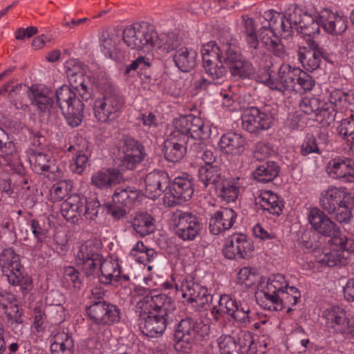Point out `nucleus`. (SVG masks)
<instances>
[{"mask_svg":"<svg viewBox=\"0 0 354 354\" xmlns=\"http://www.w3.org/2000/svg\"><path fill=\"white\" fill-rule=\"evenodd\" d=\"M123 179L122 174L116 169L98 171L91 177V184L100 189H107L119 184Z\"/></svg>","mask_w":354,"mask_h":354,"instance_id":"72a5a7b5","label":"nucleus"},{"mask_svg":"<svg viewBox=\"0 0 354 354\" xmlns=\"http://www.w3.org/2000/svg\"><path fill=\"white\" fill-rule=\"evenodd\" d=\"M174 130L165 141L163 152L167 160L177 162L186 154L188 147L202 149L203 140L209 136L210 129L201 118L192 114L180 115L173 121Z\"/></svg>","mask_w":354,"mask_h":354,"instance_id":"f257e3e1","label":"nucleus"},{"mask_svg":"<svg viewBox=\"0 0 354 354\" xmlns=\"http://www.w3.org/2000/svg\"><path fill=\"white\" fill-rule=\"evenodd\" d=\"M32 169L37 174L44 171H53L51 170L54 160L50 153L44 152H34L30 157Z\"/></svg>","mask_w":354,"mask_h":354,"instance_id":"37998d69","label":"nucleus"},{"mask_svg":"<svg viewBox=\"0 0 354 354\" xmlns=\"http://www.w3.org/2000/svg\"><path fill=\"white\" fill-rule=\"evenodd\" d=\"M296 77V86L293 91L306 93L313 89L315 86V80L307 73L300 70Z\"/></svg>","mask_w":354,"mask_h":354,"instance_id":"603ef678","label":"nucleus"},{"mask_svg":"<svg viewBox=\"0 0 354 354\" xmlns=\"http://www.w3.org/2000/svg\"><path fill=\"white\" fill-rule=\"evenodd\" d=\"M308 219L313 229L324 236L330 237L329 243L348 252H354V239L343 234L340 228L324 210L312 207L308 213Z\"/></svg>","mask_w":354,"mask_h":354,"instance_id":"20e7f679","label":"nucleus"},{"mask_svg":"<svg viewBox=\"0 0 354 354\" xmlns=\"http://www.w3.org/2000/svg\"><path fill=\"white\" fill-rule=\"evenodd\" d=\"M124 103L122 97L115 90L106 91L103 97L94 102V115L101 122L114 120L119 117Z\"/></svg>","mask_w":354,"mask_h":354,"instance_id":"1a4fd4ad","label":"nucleus"},{"mask_svg":"<svg viewBox=\"0 0 354 354\" xmlns=\"http://www.w3.org/2000/svg\"><path fill=\"white\" fill-rule=\"evenodd\" d=\"M56 104L66 119L67 124L71 127L79 126L84 117V104L72 88L63 85L55 91Z\"/></svg>","mask_w":354,"mask_h":354,"instance_id":"0eeeda50","label":"nucleus"},{"mask_svg":"<svg viewBox=\"0 0 354 354\" xmlns=\"http://www.w3.org/2000/svg\"><path fill=\"white\" fill-rule=\"evenodd\" d=\"M221 50H222V59L229 68L244 59L243 56L230 45H223Z\"/></svg>","mask_w":354,"mask_h":354,"instance_id":"3c124183","label":"nucleus"},{"mask_svg":"<svg viewBox=\"0 0 354 354\" xmlns=\"http://www.w3.org/2000/svg\"><path fill=\"white\" fill-rule=\"evenodd\" d=\"M183 297L187 298L189 303H196L198 306H204L212 303L213 295L208 292L206 288L193 281H186L182 284Z\"/></svg>","mask_w":354,"mask_h":354,"instance_id":"c85d7f7f","label":"nucleus"},{"mask_svg":"<svg viewBox=\"0 0 354 354\" xmlns=\"http://www.w3.org/2000/svg\"><path fill=\"white\" fill-rule=\"evenodd\" d=\"M62 215L67 221H73L83 212V200L79 195H71L61 205Z\"/></svg>","mask_w":354,"mask_h":354,"instance_id":"e433bc0d","label":"nucleus"},{"mask_svg":"<svg viewBox=\"0 0 354 354\" xmlns=\"http://www.w3.org/2000/svg\"><path fill=\"white\" fill-rule=\"evenodd\" d=\"M348 95L341 91L333 92L330 97V104H322L316 113L315 120L323 127H328L335 120L338 106L347 102Z\"/></svg>","mask_w":354,"mask_h":354,"instance_id":"aec40b11","label":"nucleus"},{"mask_svg":"<svg viewBox=\"0 0 354 354\" xmlns=\"http://www.w3.org/2000/svg\"><path fill=\"white\" fill-rule=\"evenodd\" d=\"M64 67L71 86L78 92L83 100L88 101L91 97V90L85 78L84 63L77 59H71L66 62Z\"/></svg>","mask_w":354,"mask_h":354,"instance_id":"dca6fc26","label":"nucleus"},{"mask_svg":"<svg viewBox=\"0 0 354 354\" xmlns=\"http://www.w3.org/2000/svg\"><path fill=\"white\" fill-rule=\"evenodd\" d=\"M50 193L55 201H60L63 200L67 194V187L66 183L60 182L54 185L50 189Z\"/></svg>","mask_w":354,"mask_h":354,"instance_id":"774afa93","label":"nucleus"},{"mask_svg":"<svg viewBox=\"0 0 354 354\" xmlns=\"http://www.w3.org/2000/svg\"><path fill=\"white\" fill-rule=\"evenodd\" d=\"M88 165V153L82 151H77L75 158L71 162L69 167L72 172L81 174Z\"/></svg>","mask_w":354,"mask_h":354,"instance_id":"6e6d98bb","label":"nucleus"},{"mask_svg":"<svg viewBox=\"0 0 354 354\" xmlns=\"http://www.w3.org/2000/svg\"><path fill=\"white\" fill-rule=\"evenodd\" d=\"M203 66L209 77L212 81L219 83L223 81L227 73L223 66L222 50L215 41H209L201 50Z\"/></svg>","mask_w":354,"mask_h":354,"instance_id":"9b49d317","label":"nucleus"},{"mask_svg":"<svg viewBox=\"0 0 354 354\" xmlns=\"http://www.w3.org/2000/svg\"><path fill=\"white\" fill-rule=\"evenodd\" d=\"M234 239L237 259L249 258L254 250L252 241L243 234H235Z\"/></svg>","mask_w":354,"mask_h":354,"instance_id":"49530a36","label":"nucleus"},{"mask_svg":"<svg viewBox=\"0 0 354 354\" xmlns=\"http://www.w3.org/2000/svg\"><path fill=\"white\" fill-rule=\"evenodd\" d=\"M287 23L282 24L286 31H290L292 26H296V31L304 36L313 37L319 33L320 28L329 33L335 19V13L328 8L322 9L317 15L313 16L298 5L294 4L286 12Z\"/></svg>","mask_w":354,"mask_h":354,"instance_id":"7ed1b4c3","label":"nucleus"},{"mask_svg":"<svg viewBox=\"0 0 354 354\" xmlns=\"http://www.w3.org/2000/svg\"><path fill=\"white\" fill-rule=\"evenodd\" d=\"M312 153H322L317 140L314 136L307 137L301 146V154L302 156H306Z\"/></svg>","mask_w":354,"mask_h":354,"instance_id":"680f3d73","label":"nucleus"},{"mask_svg":"<svg viewBox=\"0 0 354 354\" xmlns=\"http://www.w3.org/2000/svg\"><path fill=\"white\" fill-rule=\"evenodd\" d=\"M246 144V140L241 134L227 133L221 136L218 146L225 153L240 156L244 152Z\"/></svg>","mask_w":354,"mask_h":354,"instance_id":"2f4dec72","label":"nucleus"},{"mask_svg":"<svg viewBox=\"0 0 354 354\" xmlns=\"http://www.w3.org/2000/svg\"><path fill=\"white\" fill-rule=\"evenodd\" d=\"M326 170L329 176L344 182L354 181V161L348 158L337 157L329 161Z\"/></svg>","mask_w":354,"mask_h":354,"instance_id":"5701e85b","label":"nucleus"},{"mask_svg":"<svg viewBox=\"0 0 354 354\" xmlns=\"http://www.w3.org/2000/svg\"><path fill=\"white\" fill-rule=\"evenodd\" d=\"M218 305L225 308V313L234 322L246 324L250 322V308L246 304L237 302L228 295L219 296Z\"/></svg>","mask_w":354,"mask_h":354,"instance_id":"4be33fe9","label":"nucleus"},{"mask_svg":"<svg viewBox=\"0 0 354 354\" xmlns=\"http://www.w3.org/2000/svg\"><path fill=\"white\" fill-rule=\"evenodd\" d=\"M16 148L5 130L0 127V156L10 164L11 157L15 155Z\"/></svg>","mask_w":354,"mask_h":354,"instance_id":"09e8293b","label":"nucleus"},{"mask_svg":"<svg viewBox=\"0 0 354 354\" xmlns=\"http://www.w3.org/2000/svg\"><path fill=\"white\" fill-rule=\"evenodd\" d=\"M83 205H85V210L84 215L87 219L94 220L98 214L99 209L101 206L100 202L96 198L87 201L86 198H82Z\"/></svg>","mask_w":354,"mask_h":354,"instance_id":"052dcab7","label":"nucleus"},{"mask_svg":"<svg viewBox=\"0 0 354 354\" xmlns=\"http://www.w3.org/2000/svg\"><path fill=\"white\" fill-rule=\"evenodd\" d=\"M329 28V34L340 35L347 29V19L343 15L335 13L333 25Z\"/></svg>","mask_w":354,"mask_h":354,"instance_id":"69168bd1","label":"nucleus"},{"mask_svg":"<svg viewBox=\"0 0 354 354\" xmlns=\"http://www.w3.org/2000/svg\"><path fill=\"white\" fill-rule=\"evenodd\" d=\"M194 192L193 178L189 174H183L176 177L171 185H169L163 202L167 206H175L190 200Z\"/></svg>","mask_w":354,"mask_h":354,"instance_id":"4468645a","label":"nucleus"},{"mask_svg":"<svg viewBox=\"0 0 354 354\" xmlns=\"http://www.w3.org/2000/svg\"><path fill=\"white\" fill-rule=\"evenodd\" d=\"M103 258L101 243L97 240L88 241L80 246L75 261L85 276L90 277H95V271Z\"/></svg>","mask_w":354,"mask_h":354,"instance_id":"9d476101","label":"nucleus"},{"mask_svg":"<svg viewBox=\"0 0 354 354\" xmlns=\"http://www.w3.org/2000/svg\"><path fill=\"white\" fill-rule=\"evenodd\" d=\"M280 172L279 165L274 161H267L258 166L253 172L254 178L260 183L272 182Z\"/></svg>","mask_w":354,"mask_h":354,"instance_id":"58836bf2","label":"nucleus"},{"mask_svg":"<svg viewBox=\"0 0 354 354\" xmlns=\"http://www.w3.org/2000/svg\"><path fill=\"white\" fill-rule=\"evenodd\" d=\"M229 70L232 77L241 80L251 78L256 73V68L252 64L245 58L236 64L232 66Z\"/></svg>","mask_w":354,"mask_h":354,"instance_id":"a18cd8bd","label":"nucleus"},{"mask_svg":"<svg viewBox=\"0 0 354 354\" xmlns=\"http://www.w3.org/2000/svg\"><path fill=\"white\" fill-rule=\"evenodd\" d=\"M236 348L241 353L248 354L254 349V339L250 333L243 332L239 334L237 339H235Z\"/></svg>","mask_w":354,"mask_h":354,"instance_id":"13d9d810","label":"nucleus"},{"mask_svg":"<svg viewBox=\"0 0 354 354\" xmlns=\"http://www.w3.org/2000/svg\"><path fill=\"white\" fill-rule=\"evenodd\" d=\"M97 276L101 283L106 285L111 283L112 281H120V266L115 261L102 259L95 271V277Z\"/></svg>","mask_w":354,"mask_h":354,"instance_id":"473e14b6","label":"nucleus"},{"mask_svg":"<svg viewBox=\"0 0 354 354\" xmlns=\"http://www.w3.org/2000/svg\"><path fill=\"white\" fill-rule=\"evenodd\" d=\"M27 95L31 104L36 106L41 113H51L57 109V104L53 100V96L32 86L27 89Z\"/></svg>","mask_w":354,"mask_h":354,"instance_id":"c756f323","label":"nucleus"},{"mask_svg":"<svg viewBox=\"0 0 354 354\" xmlns=\"http://www.w3.org/2000/svg\"><path fill=\"white\" fill-rule=\"evenodd\" d=\"M328 327L345 339L354 337V317L347 315L346 311L339 307L333 306L324 313Z\"/></svg>","mask_w":354,"mask_h":354,"instance_id":"2eb2a0df","label":"nucleus"},{"mask_svg":"<svg viewBox=\"0 0 354 354\" xmlns=\"http://www.w3.org/2000/svg\"><path fill=\"white\" fill-rule=\"evenodd\" d=\"M329 54L315 41L310 40V48H299L298 58L303 66L309 71L317 70L321 64L322 59H329Z\"/></svg>","mask_w":354,"mask_h":354,"instance_id":"412c9836","label":"nucleus"},{"mask_svg":"<svg viewBox=\"0 0 354 354\" xmlns=\"http://www.w3.org/2000/svg\"><path fill=\"white\" fill-rule=\"evenodd\" d=\"M286 283L283 275H274L272 277L268 279L266 288L268 289L269 292L281 294L283 290H285L284 288Z\"/></svg>","mask_w":354,"mask_h":354,"instance_id":"e2e57ef3","label":"nucleus"},{"mask_svg":"<svg viewBox=\"0 0 354 354\" xmlns=\"http://www.w3.org/2000/svg\"><path fill=\"white\" fill-rule=\"evenodd\" d=\"M215 189L218 196L227 203L235 201L239 194V184L230 179H223Z\"/></svg>","mask_w":354,"mask_h":354,"instance_id":"a19ab883","label":"nucleus"},{"mask_svg":"<svg viewBox=\"0 0 354 354\" xmlns=\"http://www.w3.org/2000/svg\"><path fill=\"white\" fill-rule=\"evenodd\" d=\"M50 351L52 354H74V340L71 334L64 331L55 334Z\"/></svg>","mask_w":354,"mask_h":354,"instance_id":"c9c22d12","label":"nucleus"},{"mask_svg":"<svg viewBox=\"0 0 354 354\" xmlns=\"http://www.w3.org/2000/svg\"><path fill=\"white\" fill-rule=\"evenodd\" d=\"M0 267L10 284L22 286L30 283V279L24 275L19 255L12 248H5L0 252Z\"/></svg>","mask_w":354,"mask_h":354,"instance_id":"f8f14e48","label":"nucleus"},{"mask_svg":"<svg viewBox=\"0 0 354 354\" xmlns=\"http://www.w3.org/2000/svg\"><path fill=\"white\" fill-rule=\"evenodd\" d=\"M119 151L120 153V166L133 169L145 157L143 145L131 137H125L122 140Z\"/></svg>","mask_w":354,"mask_h":354,"instance_id":"a211bd4d","label":"nucleus"},{"mask_svg":"<svg viewBox=\"0 0 354 354\" xmlns=\"http://www.w3.org/2000/svg\"><path fill=\"white\" fill-rule=\"evenodd\" d=\"M274 153L272 146L266 142H258L255 145L253 156L259 161H263Z\"/></svg>","mask_w":354,"mask_h":354,"instance_id":"bf43d9fd","label":"nucleus"},{"mask_svg":"<svg viewBox=\"0 0 354 354\" xmlns=\"http://www.w3.org/2000/svg\"><path fill=\"white\" fill-rule=\"evenodd\" d=\"M337 132L345 138H352L354 135V118L353 115L341 120L340 124L337 127Z\"/></svg>","mask_w":354,"mask_h":354,"instance_id":"0e129e2a","label":"nucleus"},{"mask_svg":"<svg viewBox=\"0 0 354 354\" xmlns=\"http://www.w3.org/2000/svg\"><path fill=\"white\" fill-rule=\"evenodd\" d=\"M338 248L339 250H333L322 254L319 261L329 267L344 264L346 258L344 257L343 252L346 251L339 247Z\"/></svg>","mask_w":354,"mask_h":354,"instance_id":"8fccbe9b","label":"nucleus"},{"mask_svg":"<svg viewBox=\"0 0 354 354\" xmlns=\"http://www.w3.org/2000/svg\"><path fill=\"white\" fill-rule=\"evenodd\" d=\"M99 40L101 50L105 56L117 62H122L125 59L127 52L120 47V39L118 35L108 30H104Z\"/></svg>","mask_w":354,"mask_h":354,"instance_id":"b1692460","label":"nucleus"},{"mask_svg":"<svg viewBox=\"0 0 354 354\" xmlns=\"http://www.w3.org/2000/svg\"><path fill=\"white\" fill-rule=\"evenodd\" d=\"M236 216V213L231 208H222L216 211L209 218V232L218 235L230 230L234 225Z\"/></svg>","mask_w":354,"mask_h":354,"instance_id":"a878e982","label":"nucleus"},{"mask_svg":"<svg viewBox=\"0 0 354 354\" xmlns=\"http://www.w3.org/2000/svg\"><path fill=\"white\" fill-rule=\"evenodd\" d=\"M220 354H244L236 348L235 338L231 335H221L217 339Z\"/></svg>","mask_w":354,"mask_h":354,"instance_id":"5fc2aeb1","label":"nucleus"},{"mask_svg":"<svg viewBox=\"0 0 354 354\" xmlns=\"http://www.w3.org/2000/svg\"><path fill=\"white\" fill-rule=\"evenodd\" d=\"M133 230L141 236H145L154 231V218L148 213L136 214L131 221Z\"/></svg>","mask_w":354,"mask_h":354,"instance_id":"79ce46f5","label":"nucleus"},{"mask_svg":"<svg viewBox=\"0 0 354 354\" xmlns=\"http://www.w3.org/2000/svg\"><path fill=\"white\" fill-rule=\"evenodd\" d=\"M319 205L340 223H348L353 216V198L344 190L330 187L319 196Z\"/></svg>","mask_w":354,"mask_h":354,"instance_id":"39448f33","label":"nucleus"},{"mask_svg":"<svg viewBox=\"0 0 354 354\" xmlns=\"http://www.w3.org/2000/svg\"><path fill=\"white\" fill-rule=\"evenodd\" d=\"M197 53L192 48H179L173 55L176 66L182 72H189L196 65Z\"/></svg>","mask_w":354,"mask_h":354,"instance_id":"f704fd0d","label":"nucleus"},{"mask_svg":"<svg viewBox=\"0 0 354 354\" xmlns=\"http://www.w3.org/2000/svg\"><path fill=\"white\" fill-rule=\"evenodd\" d=\"M198 180L205 188L209 185L216 188L223 180L221 169L217 165L202 166L198 169Z\"/></svg>","mask_w":354,"mask_h":354,"instance_id":"4c0bfd02","label":"nucleus"},{"mask_svg":"<svg viewBox=\"0 0 354 354\" xmlns=\"http://www.w3.org/2000/svg\"><path fill=\"white\" fill-rule=\"evenodd\" d=\"M263 297L260 299V305L266 310L280 311L282 310L281 303V294L269 292L266 288L260 292Z\"/></svg>","mask_w":354,"mask_h":354,"instance_id":"de8ad7c7","label":"nucleus"},{"mask_svg":"<svg viewBox=\"0 0 354 354\" xmlns=\"http://www.w3.org/2000/svg\"><path fill=\"white\" fill-rule=\"evenodd\" d=\"M323 103L317 97H304L299 102L300 110L306 115H314L316 116L320 106Z\"/></svg>","mask_w":354,"mask_h":354,"instance_id":"4d7b16f0","label":"nucleus"},{"mask_svg":"<svg viewBox=\"0 0 354 354\" xmlns=\"http://www.w3.org/2000/svg\"><path fill=\"white\" fill-rule=\"evenodd\" d=\"M209 334V326L192 317L178 322L174 331L175 347L184 351L190 350L197 342L205 339Z\"/></svg>","mask_w":354,"mask_h":354,"instance_id":"423d86ee","label":"nucleus"},{"mask_svg":"<svg viewBox=\"0 0 354 354\" xmlns=\"http://www.w3.org/2000/svg\"><path fill=\"white\" fill-rule=\"evenodd\" d=\"M122 39L127 46L133 50L160 48L157 33L146 21L136 22L126 27L122 32Z\"/></svg>","mask_w":354,"mask_h":354,"instance_id":"6e6552de","label":"nucleus"},{"mask_svg":"<svg viewBox=\"0 0 354 354\" xmlns=\"http://www.w3.org/2000/svg\"><path fill=\"white\" fill-rule=\"evenodd\" d=\"M241 118L243 129L251 133L257 134L270 127L273 121V114L270 105L266 104L261 108H248Z\"/></svg>","mask_w":354,"mask_h":354,"instance_id":"ddd939ff","label":"nucleus"},{"mask_svg":"<svg viewBox=\"0 0 354 354\" xmlns=\"http://www.w3.org/2000/svg\"><path fill=\"white\" fill-rule=\"evenodd\" d=\"M173 221L175 234L183 241L194 240L201 230L198 218L189 212L176 211Z\"/></svg>","mask_w":354,"mask_h":354,"instance_id":"f3484780","label":"nucleus"},{"mask_svg":"<svg viewBox=\"0 0 354 354\" xmlns=\"http://www.w3.org/2000/svg\"><path fill=\"white\" fill-rule=\"evenodd\" d=\"M138 195V190L134 187H118L115 189L112 196V201L130 208L137 200Z\"/></svg>","mask_w":354,"mask_h":354,"instance_id":"ea45409f","label":"nucleus"},{"mask_svg":"<svg viewBox=\"0 0 354 354\" xmlns=\"http://www.w3.org/2000/svg\"><path fill=\"white\" fill-rule=\"evenodd\" d=\"M259 278V276L249 267L242 268L237 274L238 283L246 288L255 286Z\"/></svg>","mask_w":354,"mask_h":354,"instance_id":"864d4df0","label":"nucleus"},{"mask_svg":"<svg viewBox=\"0 0 354 354\" xmlns=\"http://www.w3.org/2000/svg\"><path fill=\"white\" fill-rule=\"evenodd\" d=\"M145 182L146 193L151 198H156L169 189V177L163 170H153L149 173Z\"/></svg>","mask_w":354,"mask_h":354,"instance_id":"393cba45","label":"nucleus"},{"mask_svg":"<svg viewBox=\"0 0 354 354\" xmlns=\"http://www.w3.org/2000/svg\"><path fill=\"white\" fill-rule=\"evenodd\" d=\"M243 34L247 44L250 48L256 50L259 45V40L257 35V27L254 20L248 16H243Z\"/></svg>","mask_w":354,"mask_h":354,"instance_id":"c03bdc74","label":"nucleus"},{"mask_svg":"<svg viewBox=\"0 0 354 354\" xmlns=\"http://www.w3.org/2000/svg\"><path fill=\"white\" fill-rule=\"evenodd\" d=\"M136 307L140 329L146 336L155 337L162 334L175 320L174 303L167 295L151 291L142 297Z\"/></svg>","mask_w":354,"mask_h":354,"instance_id":"f03ea898","label":"nucleus"},{"mask_svg":"<svg viewBox=\"0 0 354 354\" xmlns=\"http://www.w3.org/2000/svg\"><path fill=\"white\" fill-rule=\"evenodd\" d=\"M294 4L290 5V6L285 10L281 15V13L277 12L274 10H269L266 11L263 15L259 17V20L262 19L268 21V26H262L263 30H269V32L274 35L276 31H279L281 35H284V37L290 36L293 31H296V26H292L290 31H286L282 24H286L287 17L286 12Z\"/></svg>","mask_w":354,"mask_h":354,"instance_id":"bb28decb","label":"nucleus"},{"mask_svg":"<svg viewBox=\"0 0 354 354\" xmlns=\"http://www.w3.org/2000/svg\"><path fill=\"white\" fill-rule=\"evenodd\" d=\"M103 207L106 209L107 213L111 214L112 218L115 220H120L127 214V207L120 204L114 203H113V204L106 203Z\"/></svg>","mask_w":354,"mask_h":354,"instance_id":"338daca9","label":"nucleus"},{"mask_svg":"<svg viewBox=\"0 0 354 354\" xmlns=\"http://www.w3.org/2000/svg\"><path fill=\"white\" fill-rule=\"evenodd\" d=\"M254 202L255 205H259L263 211L276 216H279L282 213L284 207L283 201L271 191L261 193L255 197Z\"/></svg>","mask_w":354,"mask_h":354,"instance_id":"7c9ffc66","label":"nucleus"},{"mask_svg":"<svg viewBox=\"0 0 354 354\" xmlns=\"http://www.w3.org/2000/svg\"><path fill=\"white\" fill-rule=\"evenodd\" d=\"M297 73H299L298 68L282 64L278 70L277 77H274V82L271 84L274 86V90L282 93L293 91L296 86Z\"/></svg>","mask_w":354,"mask_h":354,"instance_id":"cd10ccee","label":"nucleus"},{"mask_svg":"<svg viewBox=\"0 0 354 354\" xmlns=\"http://www.w3.org/2000/svg\"><path fill=\"white\" fill-rule=\"evenodd\" d=\"M87 313L90 319L97 324L111 325L120 319L119 308L104 300L93 301L87 308Z\"/></svg>","mask_w":354,"mask_h":354,"instance_id":"6ab92c4d","label":"nucleus"}]
</instances>
